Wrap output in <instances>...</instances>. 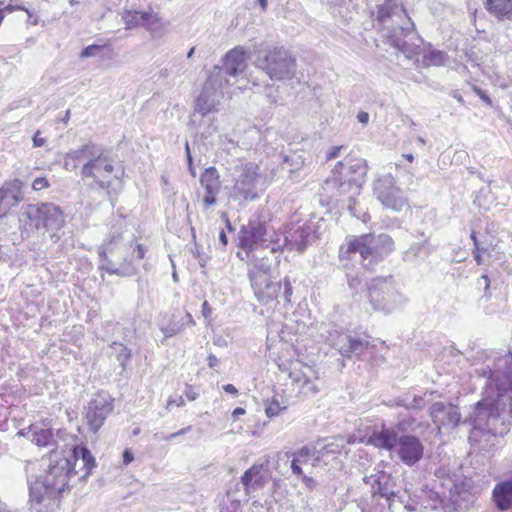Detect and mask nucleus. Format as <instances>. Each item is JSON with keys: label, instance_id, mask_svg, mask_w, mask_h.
<instances>
[{"label": "nucleus", "instance_id": "e433bc0d", "mask_svg": "<svg viewBox=\"0 0 512 512\" xmlns=\"http://www.w3.org/2000/svg\"><path fill=\"white\" fill-rule=\"evenodd\" d=\"M283 285H284V299L287 303H290L292 293H293V288H292L291 281L288 277H285L283 279Z\"/></svg>", "mask_w": 512, "mask_h": 512}, {"label": "nucleus", "instance_id": "f704fd0d", "mask_svg": "<svg viewBox=\"0 0 512 512\" xmlns=\"http://www.w3.org/2000/svg\"><path fill=\"white\" fill-rule=\"evenodd\" d=\"M2 9L4 10L6 15L9 14V13H12L14 11H24L28 15H30V11L27 8H25L24 6H22V5L5 4V2L3 0H2Z\"/></svg>", "mask_w": 512, "mask_h": 512}, {"label": "nucleus", "instance_id": "0e129e2a", "mask_svg": "<svg viewBox=\"0 0 512 512\" xmlns=\"http://www.w3.org/2000/svg\"><path fill=\"white\" fill-rule=\"evenodd\" d=\"M0 512H10L8 510H2V508L0 507Z\"/></svg>", "mask_w": 512, "mask_h": 512}, {"label": "nucleus", "instance_id": "a211bd4d", "mask_svg": "<svg viewBox=\"0 0 512 512\" xmlns=\"http://www.w3.org/2000/svg\"><path fill=\"white\" fill-rule=\"evenodd\" d=\"M429 414L438 428L448 425L456 426L460 420V414L457 412L456 408L443 402L432 404L429 409Z\"/></svg>", "mask_w": 512, "mask_h": 512}, {"label": "nucleus", "instance_id": "72a5a7b5", "mask_svg": "<svg viewBox=\"0 0 512 512\" xmlns=\"http://www.w3.org/2000/svg\"><path fill=\"white\" fill-rule=\"evenodd\" d=\"M50 186V183L46 177H37L32 182V189L34 191H41L43 189H46Z\"/></svg>", "mask_w": 512, "mask_h": 512}, {"label": "nucleus", "instance_id": "4d7b16f0", "mask_svg": "<svg viewBox=\"0 0 512 512\" xmlns=\"http://www.w3.org/2000/svg\"><path fill=\"white\" fill-rule=\"evenodd\" d=\"M219 239L223 245H227V242H228L227 236L223 230L220 232Z\"/></svg>", "mask_w": 512, "mask_h": 512}, {"label": "nucleus", "instance_id": "423d86ee", "mask_svg": "<svg viewBox=\"0 0 512 512\" xmlns=\"http://www.w3.org/2000/svg\"><path fill=\"white\" fill-rule=\"evenodd\" d=\"M279 369L287 373L291 386L298 395L307 396L319 391L316 386V381L319 379L318 373L306 363L298 359H292L280 363Z\"/></svg>", "mask_w": 512, "mask_h": 512}, {"label": "nucleus", "instance_id": "bb28decb", "mask_svg": "<svg viewBox=\"0 0 512 512\" xmlns=\"http://www.w3.org/2000/svg\"><path fill=\"white\" fill-rule=\"evenodd\" d=\"M31 441L38 447H48L55 442L54 432L51 428L31 429Z\"/></svg>", "mask_w": 512, "mask_h": 512}, {"label": "nucleus", "instance_id": "37998d69", "mask_svg": "<svg viewBox=\"0 0 512 512\" xmlns=\"http://www.w3.org/2000/svg\"><path fill=\"white\" fill-rule=\"evenodd\" d=\"M46 139L41 137L40 131H37L33 136V146L34 147H42L45 145Z\"/></svg>", "mask_w": 512, "mask_h": 512}, {"label": "nucleus", "instance_id": "79ce46f5", "mask_svg": "<svg viewBox=\"0 0 512 512\" xmlns=\"http://www.w3.org/2000/svg\"><path fill=\"white\" fill-rule=\"evenodd\" d=\"M343 146H334L332 147L326 155V160H332L339 156Z\"/></svg>", "mask_w": 512, "mask_h": 512}, {"label": "nucleus", "instance_id": "39448f33", "mask_svg": "<svg viewBox=\"0 0 512 512\" xmlns=\"http://www.w3.org/2000/svg\"><path fill=\"white\" fill-rule=\"evenodd\" d=\"M259 67L272 80L291 79L296 71V59L283 47L268 49L258 58Z\"/></svg>", "mask_w": 512, "mask_h": 512}, {"label": "nucleus", "instance_id": "f03ea898", "mask_svg": "<svg viewBox=\"0 0 512 512\" xmlns=\"http://www.w3.org/2000/svg\"><path fill=\"white\" fill-rule=\"evenodd\" d=\"M63 167L67 171L80 168V176L92 188L108 190L114 180L116 166L108 151L89 142L75 150L67 152L64 156Z\"/></svg>", "mask_w": 512, "mask_h": 512}, {"label": "nucleus", "instance_id": "13d9d810", "mask_svg": "<svg viewBox=\"0 0 512 512\" xmlns=\"http://www.w3.org/2000/svg\"><path fill=\"white\" fill-rule=\"evenodd\" d=\"M261 8L263 11H265L267 9V5H268V0H258Z\"/></svg>", "mask_w": 512, "mask_h": 512}, {"label": "nucleus", "instance_id": "f3484780", "mask_svg": "<svg viewBox=\"0 0 512 512\" xmlns=\"http://www.w3.org/2000/svg\"><path fill=\"white\" fill-rule=\"evenodd\" d=\"M423 453L424 447L417 437L404 435L399 438L398 455L405 464H415L423 457Z\"/></svg>", "mask_w": 512, "mask_h": 512}, {"label": "nucleus", "instance_id": "c03bdc74", "mask_svg": "<svg viewBox=\"0 0 512 512\" xmlns=\"http://www.w3.org/2000/svg\"><path fill=\"white\" fill-rule=\"evenodd\" d=\"M302 479L303 484L309 488L313 489L315 487V480L312 477L306 476L302 473V475H299Z\"/></svg>", "mask_w": 512, "mask_h": 512}, {"label": "nucleus", "instance_id": "3c124183", "mask_svg": "<svg viewBox=\"0 0 512 512\" xmlns=\"http://www.w3.org/2000/svg\"><path fill=\"white\" fill-rule=\"evenodd\" d=\"M186 150H187V158H188L189 170H190L192 176H195V168L193 166L192 157H191L190 149H189L188 145H186Z\"/></svg>", "mask_w": 512, "mask_h": 512}, {"label": "nucleus", "instance_id": "a19ab883", "mask_svg": "<svg viewBox=\"0 0 512 512\" xmlns=\"http://www.w3.org/2000/svg\"><path fill=\"white\" fill-rule=\"evenodd\" d=\"M185 405V400L183 396H178L176 398H169L167 401V408L172 406L182 407Z\"/></svg>", "mask_w": 512, "mask_h": 512}, {"label": "nucleus", "instance_id": "5701e85b", "mask_svg": "<svg viewBox=\"0 0 512 512\" xmlns=\"http://www.w3.org/2000/svg\"><path fill=\"white\" fill-rule=\"evenodd\" d=\"M366 167L361 163H356L349 167L341 182V186H347L350 190L359 191L365 181Z\"/></svg>", "mask_w": 512, "mask_h": 512}, {"label": "nucleus", "instance_id": "ddd939ff", "mask_svg": "<svg viewBox=\"0 0 512 512\" xmlns=\"http://www.w3.org/2000/svg\"><path fill=\"white\" fill-rule=\"evenodd\" d=\"M267 234L266 223L260 220H250L240 230L239 246L247 254L252 253L259 244L265 242Z\"/></svg>", "mask_w": 512, "mask_h": 512}, {"label": "nucleus", "instance_id": "aec40b11", "mask_svg": "<svg viewBox=\"0 0 512 512\" xmlns=\"http://www.w3.org/2000/svg\"><path fill=\"white\" fill-rule=\"evenodd\" d=\"M123 20L127 29L144 26L147 30L152 29V25L159 21L158 17L150 12L125 11Z\"/></svg>", "mask_w": 512, "mask_h": 512}, {"label": "nucleus", "instance_id": "0eeeda50", "mask_svg": "<svg viewBox=\"0 0 512 512\" xmlns=\"http://www.w3.org/2000/svg\"><path fill=\"white\" fill-rule=\"evenodd\" d=\"M24 215L36 230L58 229L64 222L62 210L51 203L30 204Z\"/></svg>", "mask_w": 512, "mask_h": 512}, {"label": "nucleus", "instance_id": "473e14b6", "mask_svg": "<svg viewBox=\"0 0 512 512\" xmlns=\"http://www.w3.org/2000/svg\"><path fill=\"white\" fill-rule=\"evenodd\" d=\"M368 346V342L358 339V338H352L350 337L348 339V350L350 352H356L359 350H362L363 348H366Z\"/></svg>", "mask_w": 512, "mask_h": 512}, {"label": "nucleus", "instance_id": "69168bd1", "mask_svg": "<svg viewBox=\"0 0 512 512\" xmlns=\"http://www.w3.org/2000/svg\"><path fill=\"white\" fill-rule=\"evenodd\" d=\"M458 101H459V102H462V101H463L462 97H459V98H458Z\"/></svg>", "mask_w": 512, "mask_h": 512}, {"label": "nucleus", "instance_id": "b1692460", "mask_svg": "<svg viewBox=\"0 0 512 512\" xmlns=\"http://www.w3.org/2000/svg\"><path fill=\"white\" fill-rule=\"evenodd\" d=\"M224 65L231 76L243 72L246 68V54L244 50L241 48L230 50L225 56Z\"/></svg>", "mask_w": 512, "mask_h": 512}, {"label": "nucleus", "instance_id": "cd10ccee", "mask_svg": "<svg viewBox=\"0 0 512 512\" xmlns=\"http://www.w3.org/2000/svg\"><path fill=\"white\" fill-rule=\"evenodd\" d=\"M311 456H312V451L307 447H303V448L297 450L293 454V458L291 461V469H292L293 474L302 475L301 465L307 464L309 462Z\"/></svg>", "mask_w": 512, "mask_h": 512}, {"label": "nucleus", "instance_id": "bf43d9fd", "mask_svg": "<svg viewBox=\"0 0 512 512\" xmlns=\"http://www.w3.org/2000/svg\"><path fill=\"white\" fill-rule=\"evenodd\" d=\"M403 157H404L408 162H410V163H411V162H413V160H414L413 155H412V154H410V153H409V154H404V155H403Z\"/></svg>", "mask_w": 512, "mask_h": 512}, {"label": "nucleus", "instance_id": "dca6fc26", "mask_svg": "<svg viewBox=\"0 0 512 512\" xmlns=\"http://www.w3.org/2000/svg\"><path fill=\"white\" fill-rule=\"evenodd\" d=\"M394 290L392 277L374 278L368 287V296L375 309H384L388 298Z\"/></svg>", "mask_w": 512, "mask_h": 512}, {"label": "nucleus", "instance_id": "2f4dec72", "mask_svg": "<svg viewBox=\"0 0 512 512\" xmlns=\"http://www.w3.org/2000/svg\"><path fill=\"white\" fill-rule=\"evenodd\" d=\"M17 206L16 204H12L10 199H7L4 195L0 193V218L5 217L12 207Z\"/></svg>", "mask_w": 512, "mask_h": 512}, {"label": "nucleus", "instance_id": "5fc2aeb1", "mask_svg": "<svg viewBox=\"0 0 512 512\" xmlns=\"http://www.w3.org/2000/svg\"><path fill=\"white\" fill-rule=\"evenodd\" d=\"M217 363H218V359H217V357H216L215 355H213V354H210V355L208 356V364H209V367H211V368H212V367H215V366L217 365Z\"/></svg>", "mask_w": 512, "mask_h": 512}, {"label": "nucleus", "instance_id": "4468645a", "mask_svg": "<svg viewBox=\"0 0 512 512\" xmlns=\"http://www.w3.org/2000/svg\"><path fill=\"white\" fill-rule=\"evenodd\" d=\"M364 481L371 485V493L373 497L386 499L389 503L393 502L396 497L395 482L390 473L378 471L376 474L365 478Z\"/></svg>", "mask_w": 512, "mask_h": 512}, {"label": "nucleus", "instance_id": "c85d7f7f", "mask_svg": "<svg viewBox=\"0 0 512 512\" xmlns=\"http://www.w3.org/2000/svg\"><path fill=\"white\" fill-rule=\"evenodd\" d=\"M264 407L265 415L272 419L284 413L288 409V404L274 396L264 401Z\"/></svg>", "mask_w": 512, "mask_h": 512}, {"label": "nucleus", "instance_id": "09e8293b", "mask_svg": "<svg viewBox=\"0 0 512 512\" xmlns=\"http://www.w3.org/2000/svg\"><path fill=\"white\" fill-rule=\"evenodd\" d=\"M223 390L231 395L236 396L238 394L237 388L233 384H225Z\"/></svg>", "mask_w": 512, "mask_h": 512}, {"label": "nucleus", "instance_id": "f257e3e1", "mask_svg": "<svg viewBox=\"0 0 512 512\" xmlns=\"http://www.w3.org/2000/svg\"><path fill=\"white\" fill-rule=\"evenodd\" d=\"M47 466L37 484L30 489V503L36 512H56L64 495L84 484L96 468V460L86 445L55 448L46 454Z\"/></svg>", "mask_w": 512, "mask_h": 512}, {"label": "nucleus", "instance_id": "c9c22d12", "mask_svg": "<svg viewBox=\"0 0 512 512\" xmlns=\"http://www.w3.org/2000/svg\"><path fill=\"white\" fill-rule=\"evenodd\" d=\"M102 48H104V45H97V44L89 45L81 51L80 56L82 58L94 56L96 51L101 50Z\"/></svg>", "mask_w": 512, "mask_h": 512}, {"label": "nucleus", "instance_id": "f8f14e48", "mask_svg": "<svg viewBox=\"0 0 512 512\" xmlns=\"http://www.w3.org/2000/svg\"><path fill=\"white\" fill-rule=\"evenodd\" d=\"M194 325L195 321L187 310L177 309L162 315L159 328L166 338H170Z\"/></svg>", "mask_w": 512, "mask_h": 512}, {"label": "nucleus", "instance_id": "6e6552de", "mask_svg": "<svg viewBox=\"0 0 512 512\" xmlns=\"http://www.w3.org/2000/svg\"><path fill=\"white\" fill-rule=\"evenodd\" d=\"M260 168L256 163H247L242 167L241 174L233 184V196L237 200L253 201L259 197L257 182L260 178Z\"/></svg>", "mask_w": 512, "mask_h": 512}, {"label": "nucleus", "instance_id": "4c0bfd02", "mask_svg": "<svg viewBox=\"0 0 512 512\" xmlns=\"http://www.w3.org/2000/svg\"><path fill=\"white\" fill-rule=\"evenodd\" d=\"M472 90L487 106H492V100L485 91L475 85L472 87Z\"/></svg>", "mask_w": 512, "mask_h": 512}, {"label": "nucleus", "instance_id": "de8ad7c7", "mask_svg": "<svg viewBox=\"0 0 512 512\" xmlns=\"http://www.w3.org/2000/svg\"><path fill=\"white\" fill-rule=\"evenodd\" d=\"M212 313V308L209 305L208 301H204L202 304V314L205 318H208Z\"/></svg>", "mask_w": 512, "mask_h": 512}, {"label": "nucleus", "instance_id": "20e7f679", "mask_svg": "<svg viewBox=\"0 0 512 512\" xmlns=\"http://www.w3.org/2000/svg\"><path fill=\"white\" fill-rule=\"evenodd\" d=\"M251 288L256 299L264 304L276 301L281 282H273L271 265L267 258L254 259L248 264L247 270Z\"/></svg>", "mask_w": 512, "mask_h": 512}, {"label": "nucleus", "instance_id": "9d476101", "mask_svg": "<svg viewBox=\"0 0 512 512\" xmlns=\"http://www.w3.org/2000/svg\"><path fill=\"white\" fill-rule=\"evenodd\" d=\"M118 239L119 236L112 237L106 241L99 250L98 254L101 261V268L110 275H132L136 272V266L132 259L125 258L123 262L116 264L110 258V255H112L115 250V245Z\"/></svg>", "mask_w": 512, "mask_h": 512}, {"label": "nucleus", "instance_id": "1a4fd4ad", "mask_svg": "<svg viewBox=\"0 0 512 512\" xmlns=\"http://www.w3.org/2000/svg\"><path fill=\"white\" fill-rule=\"evenodd\" d=\"M374 194L382 205L394 211H400L407 205V199L396 185L392 176L380 178L375 182Z\"/></svg>", "mask_w": 512, "mask_h": 512}, {"label": "nucleus", "instance_id": "49530a36", "mask_svg": "<svg viewBox=\"0 0 512 512\" xmlns=\"http://www.w3.org/2000/svg\"><path fill=\"white\" fill-rule=\"evenodd\" d=\"M134 460L133 454L129 449H125L123 452V463L125 465L130 464Z\"/></svg>", "mask_w": 512, "mask_h": 512}, {"label": "nucleus", "instance_id": "2eb2a0df", "mask_svg": "<svg viewBox=\"0 0 512 512\" xmlns=\"http://www.w3.org/2000/svg\"><path fill=\"white\" fill-rule=\"evenodd\" d=\"M200 185L204 190L203 204L206 207L216 204L217 196L221 191L222 182L220 173L215 167H208L202 172Z\"/></svg>", "mask_w": 512, "mask_h": 512}, {"label": "nucleus", "instance_id": "a878e982", "mask_svg": "<svg viewBox=\"0 0 512 512\" xmlns=\"http://www.w3.org/2000/svg\"><path fill=\"white\" fill-rule=\"evenodd\" d=\"M22 188V181L15 178L5 181L0 188V193L10 199L12 204L18 205L23 199Z\"/></svg>", "mask_w": 512, "mask_h": 512}, {"label": "nucleus", "instance_id": "412c9836", "mask_svg": "<svg viewBox=\"0 0 512 512\" xmlns=\"http://www.w3.org/2000/svg\"><path fill=\"white\" fill-rule=\"evenodd\" d=\"M368 443L376 448L392 451L396 446H398L399 438L394 429L383 428L379 432H374L369 437Z\"/></svg>", "mask_w": 512, "mask_h": 512}, {"label": "nucleus", "instance_id": "8fccbe9b", "mask_svg": "<svg viewBox=\"0 0 512 512\" xmlns=\"http://www.w3.org/2000/svg\"><path fill=\"white\" fill-rule=\"evenodd\" d=\"M357 119L362 124H367L369 121V114L365 111H361L357 114Z\"/></svg>", "mask_w": 512, "mask_h": 512}, {"label": "nucleus", "instance_id": "a18cd8bd", "mask_svg": "<svg viewBox=\"0 0 512 512\" xmlns=\"http://www.w3.org/2000/svg\"><path fill=\"white\" fill-rule=\"evenodd\" d=\"M246 413V410L242 407H237L235 408L232 413H231V417L233 419V421H236L238 420V418L242 415H244Z\"/></svg>", "mask_w": 512, "mask_h": 512}, {"label": "nucleus", "instance_id": "680f3d73", "mask_svg": "<svg viewBox=\"0 0 512 512\" xmlns=\"http://www.w3.org/2000/svg\"><path fill=\"white\" fill-rule=\"evenodd\" d=\"M509 414L512 417V397L510 398V401H509Z\"/></svg>", "mask_w": 512, "mask_h": 512}, {"label": "nucleus", "instance_id": "c756f323", "mask_svg": "<svg viewBox=\"0 0 512 512\" xmlns=\"http://www.w3.org/2000/svg\"><path fill=\"white\" fill-rule=\"evenodd\" d=\"M447 55L440 50H432L425 53L422 57V64L425 67L442 66L446 62Z\"/></svg>", "mask_w": 512, "mask_h": 512}, {"label": "nucleus", "instance_id": "052dcab7", "mask_svg": "<svg viewBox=\"0 0 512 512\" xmlns=\"http://www.w3.org/2000/svg\"><path fill=\"white\" fill-rule=\"evenodd\" d=\"M123 352H124L125 359L126 360L129 359L130 358L129 350L126 347H123Z\"/></svg>", "mask_w": 512, "mask_h": 512}, {"label": "nucleus", "instance_id": "6e6d98bb", "mask_svg": "<svg viewBox=\"0 0 512 512\" xmlns=\"http://www.w3.org/2000/svg\"><path fill=\"white\" fill-rule=\"evenodd\" d=\"M470 238L471 240L473 241V244H474V248L478 249L480 246H479V241L477 239V236H476V232L475 231H472L471 234H470Z\"/></svg>", "mask_w": 512, "mask_h": 512}, {"label": "nucleus", "instance_id": "6ab92c4d", "mask_svg": "<svg viewBox=\"0 0 512 512\" xmlns=\"http://www.w3.org/2000/svg\"><path fill=\"white\" fill-rule=\"evenodd\" d=\"M492 501L501 511L512 509V478L500 481L494 486Z\"/></svg>", "mask_w": 512, "mask_h": 512}, {"label": "nucleus", "instance_id": "4be33fe9", "mask_svg": "<svg viewBox=\"0 0 512 512\" xmlns=\"http://www.w3.org/2000/svg\"><path fill=\"white\" fill-rule=\"evenodd\" d=\"M486 11L499 21H512V0H484Z\"/></svg>", "mask_w": 512, "mask_h": 512}, {"label": "nucleus", "instance_id": "7ed1b4c3", "mask_svg": "<svg viewBox=\"0 0 512 512\" xmlns=\"http://www.w3.org/2000/svg\"><path fill=\"white\" fill-rule=\"evenodd\" d=\"M394 250V241L388 234L365 233L347 239L339 248L338 258L340 261H350L358 253L363 268L370 270Z\"/></svg>", "mask_w": 512, "mask_h": 512}, {"label": "nucleus", "instance_id": "7c9ffc66", "mask_svg": "<svg viewBox=\"0 0 512 512\" xmlns=\"http://www.w3.org/2000/svg\"><path fill=\"white\" fill-rule=\"evenodd\" d=\"M393 14V7L389 3H385L377 10V19L381 22L386 21Z\"/></svg>", "mask_w": 512, "mask_h": 512}, {"label": "nucleus", "instance_id": "e2e57ef3", "mask_svg": "<svg viewBox=\"0 0 512 512\" xmlns=\"http://www.w3.org/2000/svg\"><path fill=\"white\" fill-rule=\"evenodd\" d=\"M194 50H195V48L193 47V48H191V50L189 51V53H188V57H189V58H190V57H192V55H193V53H194Z\"/></svg>", "mask_w": 512, "mask_h": 512}, {"label": "nucleus", "instance_id": "393cba45", "mask_svg": "<svg viewBox=\"0 0 512 512\" xmlns=\"http://www.w3.org/2000/svg\"><path fill=\"white\" fill-rule=\"evenodd\" d=\"M263 466L261 464H254L241 476V483L245 490L254 487H261L264 485L265 480L262 474Z\"/></svg>", "mask_w": 512, "mask_h": 512}, {"label": "nucleus", "instance_id": "9b49d317", "mask_svg": "<svg viewBox=\"0 0 512 512\" xmlns=\"http://www.w3.org/2000/svg\"><path fill=\"white\" fill-rule=\"evenodd\" d=\"M114 399L96 398L92 399L87 406L85 420L90 431L97 433L103 426L106 418L113 412Z\"/></svg>", "mask_w": 512, "mask_h": 512}, {"label": "nucleus", "instance_id": "864d4df0", "mask_svg": "<svg viewBox=\"0 0 512 512\" xmlns=\"http://www.w3.org/2000/svg\"><path fill=\"white\" fill-rule=\"evenodd\" d=\"M189 430H190V427L183 428V429H181V430H179V431H177V432L167 436L166 439L169 440V439H172V438L177 437L179 435H183L184 433H186Z\"/></svg>", "mask_w": 512, "mask_h": 512}, {"label": "nucleus", "instance_id": "ea45409f", "mask_svg": "<svg viewBox=\"0 0 512 512\" xmlns=\"http://www.w3.org/2000/svg\"><path fill=\"white\" fill-rule=\"evenodd\" d=\"M185 396L189 401H194L197 399L198 393L192 385L187 384L185 387Z\"/></svg>", "mask_w": 512, "mask_h": 512}, {"label": "nucleus", "instance_id": "603ef678", "mask_svg": "<svg viewBox=\"0 0 512 512\" xmlns=\"http://www.w3.org/2000/svg\"><path fill=\"white\" fill-rule=\"evenodd\" d=\"M474 259L477 262L478 265H481L483 263L482 257H481V249L480 247L478 249H473Z\"/></svg>", "mask_w": 512, "mask_h": 512}, {"label": "nucleus", "instance_id": "58836bf2", "mask_svg": "<svg viewBox=\"0 0 512 512\" xmlns=\"http://www.w3.org/2000/svg\"><path fill=\"white\" fill-rule=\"evenodd\" d=\"M148 248L143 244H137L133 250V254H135V258L137 260H143L146 256Z\"/></svg>", "mask_w": 512, "mask_h": 512}]
</instances>
